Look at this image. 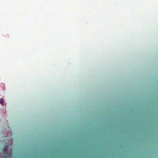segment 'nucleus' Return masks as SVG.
I'll return each mask as SVG.
<instances>
[{
  "mask_svg": "<svg viewBox=\"0 0 158 158\" xmlns=\"http://www.w3.org/2000/svg\"><path fill=\"white\" fill-rule=\"evenodd\" d=\"M0 103L2 106H4L5 105L4 100L2 98H1L0 99Z\"/></svg>",
  "mask_w": 158,
  "mask_h": 158,
  "instance_id": "1",
  "label": "nucleus"
},
{
  "mask_svg": "<svg viewBox=\"0 0 158 158\" xmlns=\"http://www.w3.org/2000/svg\"><path fill=\"white\" fill-rule=\"evenodd\" d=\"M7 148H8L7 147H6L4 148V152L5 154H6V153H7V151L8 150V149H7Z\"/></svg>",
  "mask_w": 158,
  "mask_h": 158,
  "instance_id": "2",
  "label": "nucleus"
},
{
  "mask_svg": "<svg viewBox=\"0 0 158 158\" xmlns=\"http://www.w3.org/2000/svg\"><path fill=\"white\" fill-rule=\"evenodd\" d=\"M6 158H7V156H6Z\"/></svg>",
  "mask_w": 158,
  "mask_h": 158,
  "instance_id": "3",
  "label": "nucleus"
}]
</instances>
